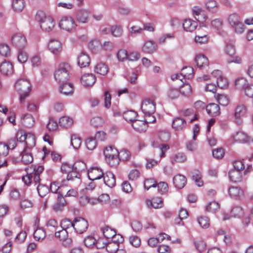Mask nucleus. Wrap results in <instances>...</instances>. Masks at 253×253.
<instances>
[{"instance_id":"nucleus-1","label":"nucleus","mask_w":253,"mask_h":253,"mask_svg":"<svg viewBox=\"0 0 253 253\" xmlns=\"http://www.w3.org/2000/svg\"><path fill=\"white\" fill-rule=\"evenodd\" d=\"M42 166L32 165L27 169V174L22 177V180L26 185H29L33 181L35 184L38 185L37 189L38 194L41 197H43L49 192V188L44 184H40V174L43 171Z\"/></svg>"},{"instance_id":"nucleus-2","label":"nucleus","mask_w":253,"mask_h":253,"mask_svg":"<svg viewBox=\"0 0 253 253\" xmlns=\"http://www.w3.org/2000/svg\"><path fill=\"white\" fill-rule=\"evenodd\" d=\"M71 67L67 63L64 62L59 64L54 73L55 80L59 84H64L69 79V72Z\"/></svg>"},{"instance_id":"nucleus-3","label":"nucleus","mask_w":253,"mask_h":253,"mask_svg":"<svg viewBox=\"0 0 253 253\" xmlns=\"http://www.w3.org/2000/svg\"><path fill=\"white\" fill-rule=\"evenodd\" d=\"M235 85L238 88H243L247 96L253 98V84H250L244 78L237 79Z\"/></svg>"},{"instance_id":"nucleus-4","label":"nucleus","mask_w":253,"mask_h":253,"mask_svg":"<svg viewBox=\"0 0 253 253\" xmlns=\"http://www.w3.org/2000/svg\"><path fill=\"white\" fill-rule=\"evenodd\" d=\"M75 231L79 234L85 232L88 227V221L83 217H79L74 219Z\"/></svg>"},{"instance_id":"nucleus-5","label":"nucleus","mask_w":253,"mask_h":253,"mask_svg":"<svg viewBox=\"0 0 253 253\" xmlns=\"http://www.w3.org/2000/svg\"><path fill=\"white\" fill-rule=\"evenodd\" d=\"M60 27L68 32L73 31L76 26L74 20L71 17L65 16L59 23Z\"/></svg>"},{"instance_id":"nucleus-6","label":"nucleus","mask_w":253,"mask_h":253,"mask_svg":"<svg viewBox=\"0 0 253 253\" xmlns=\"http://www.w3.org/2000/svg\"><path fill=\"white\" fill-rule=\"evenodd\" d=\"M15 87L19 93L30 92L32 89L29 81L24 79L18 80L15 84Z\"/></svg>"},{"instance_id":"nucleus-7","label":"nucleus","mask_w":253,"mask_h":253,"mask_svg":"<svg viewBox=\"0 0 253 253\" xmlns=\"http://www.w3.org/2000/svg\"><path fill=\"white\" fill-rule=\"evenodd\" d=\"M11 42L12 44L19 49L24 47L27 43L25 37L21 33L14 34L11 38Z\"/></svg>"},{"instance_id":"nucleus-8","label":"nucleus","mask_w":253,"mask_h":253,"mask_svg":"<svg viewBox=\"0 0 253 253\" xmlns=\"http://www.w3.org/2000/svg\"><path fill=\"white\" fill-rule=\"evenodd\" d=\"M247 109L244 105H238L235 109L234 121L238 125L242 123V118L245 115Z\"/></svg>"},{"instance_id":"nucleus-9","label":"nucleus","mask_w":253,"mask_h":253,"mask_svg":"<svg viewBox=\"0 0 253 253\" xmlns=\"http://www.w3.org/2000/svg\"><path fill=\"white\" fill-rule=\"evenodd\" d=\"M141 110L145 115H153L155 112V105L150 99L145 100L142 103Z\"/></svg>"},{"instance_id":"nucleus-10","label":"nucleus","mask_w":253,"mask_h":253,"mask_svg":"<svg viewBox=\"0 0 253 253\" xmlns=\"http://www.w3.org/2000/svg\"><path fill=\"white\" fill-rule=\"evenodd\" d=\"M88 178L92 181L99 179L104 175L103 170L98 167L91 168L87 172Z\"/></svg>"},{"instance_id":"nucleus-11","label":"nucleus","mask_w":253,"mask_h":253,"mask_svg":"<svg viewBox=\"0 0 253 253\" xmlns=\"http://www.w3.org/2000/svg\"><path fill=\"white\" fill-rule=\"evenodd\" d=\"M66 205V201L65 200V197L61 191L58 192L57 202L53 206L54 210L56 211H62Z\"/></svg>"},{"instance_id":"nucleus-12","label":"nucleus","mask_w":253,"mask_h":253,"mask_svg":"<svg viewBox=\"0 0 253 253\" xmlns=\"http://www.w3.org/2000/svg\"><path fill=\"white\" fill-rule=\"evenodd\" d=\"M48 47L49 50L54 54H57L62 51V44L57 40H50Z\"/></svg>"},{"instance_id":"nucleus-13","label":"nucleus","mask_w":253,"mask_h":253,"mask_svg":"<svg viewBox=\"0 0 253 253\" xmlns=\"http://www.w3.org/2000/svg\"><path fill=\"white\" fill-rule=\"evenodd\" d=\"M90 15L89 11L85 9L80 10L77 12L76 19L80 23H87L89 20Z\"/></svg>"},{"instance_id":"nucleus-14","label":"nucleus","mask_w":253,"mask_h":253,"mask_svg":"<svg viewBox=\"0 0 253 253\" xmlns=\"http://www.w3.org/2000/svg\"><path fill=\"white\" fill-rule=\"evenodd\" d=\"M186 121L180 117L175 118L172 122V127L175 131H181L186 127Z\"/></svg>"},{"instance_id":"nucleus-15","label":"nucleus","mask_w":253,"mask_h":253,"mask_svg":"<svg viewBox=\"0 0 253 253\" xmlns=\"http://www.w3.org/2000/svg\"><path fill=\"white\" fill-rule=\"evenodd\" d=\"M81 81L84 86L89 87L95 83L96 78L95 75L92 74H86L82 76Z\"/></svg>"},{"instance_id":"nucleus-16","label":"nucleus","mask_w":253,"mask_h":253,"mask_svg":"<svg viewBox=\"0 0 253 253\" xmlns=\"http://www.w3.org/2000/svg\"><path fill=\"white\" fill-rule=\"evenodd\" d=\"M58 227L57 221L54 219H50L47 221L44 229L45 231L50 235L55 233Z\"/></svg>"},{"instance_id":"nucleus-17","label":"nucleus","mask_w":253,"mask_h":253,"mask_svg":"<svg viewBox=\"0 0 253 253\" xmlns=\"http://www.w3.org/2000/svg\"><path fill=\"white\" fill-rule=\"evenodd\" d=\"M186 177L181 174H177L173 178V183L174 186L177 189L183 188L186 183Z\"/></svg>"},{"instance_id":"nucleus-18","label":"nucleus","mask_w":253,"mask_h":253,"mask_svg":"<svg viewBox=\"0 0 253 253\" xmlns=\"http://www.w3.org/2000/svg\"><path fill=\"white\" fill-rule=\"evenodd\" d=\"M208 114L212 117H216L220 114V107L216 103H210L206 106Z\"/></svg>"},{"instance_id":"nucleus-19","label":"nucleus","mask_w":253,"mask_h":253,"mask_svg":"<svg viewBox=\"0 0 253 253\" xmlns=\"http://www.w3.org/2000/svg\"><path fill=\"white\" fill-rule=\"evenodd\" d=\"M54 25L53 19L50 17H47L40 24L41 28L42 30L47 32L51 31L54 27Z\"/></svg>"},{"instance_id":"nucleus-20","label":"nucleus","mask_w":253,"mask_h":253,"mask_svg":"<svg viewBox=\"0 0 253 253\" xmlns=\"http://www.w3.org/2000/svg\"><path fill=\"white\" fill-rule=\"evenodd\" d=\"M229 196L234 199L240 198L244 195V191L240 187L237 186H231L228 189Z\"/></svg>"},{"instance_id":"nucleus-21","label":"nucleus","mask_w":253,"mask_h":253,"mask_svg":"<svg viewBox=\"0 0 253 253\" xmlns=\"http://www.w3.org/2000/svg\"><path fill=\"white\" fill-rule=\"evenodd\" d=\"M131 124L134 129L139 132L145 131L147 128V125L144 121L136 119Z\"/></svg>"},{"instance_id":"nucleus-22","label":"nucleus","mask_w":253,"mask_h":253,"mask_svg":"<svg viewBox=\"0 0 253 253\" xmlns=\"http://www.w3.org/2000/svg\"><path fill=\"white\" fill-rule=\"evenodd\" d=\"M146 203L149 208L153 207L154 209L161 208L163 206V200L160 197H154L151 200H147Z\"/></svg>"},{"instance_id":"nucleus-23","label":"nucleus","mask_w":253,"mask_h":253,"mask_svg":"<svg viewBox=\"0 0 253 253\" xmlns=\"http://www.w3.org/2000/svg\"><path fill=\"white\" fill-rule=\"evenodd\" d=\"M89 56L85 53L82 52L78 57V64L81 68H84L90 64Z\"/></svg>"},{"instance_id":"nucleus-24","label":"nucleus","mask_w":253,"mask_h":253,"mask_svg":"<svg viewBox=\"0 0 253 253\" xmlns=\"http://www.w3.org/2000/svg\"><path fill=\"white\" fill-rule=\"evenodd\" d=\"M104 183L109 187L112 188L116 184V179L114 175L111 172H107L103 175Z\"/></svg>"},{"instance_id":"nucleus-25","label":"nucleus","mask_w":253,"mask_h":253,"mask_svg":"<svg viewBox=\"0 0 253 253\" xmlns=\"http://www.w3.org/2000/svg\"><path fill=\"white\" fill-rule=\"evenodd\" d=\"M84 244L88 248H96L100 249L102 247L99 246V241L96 240L92 236H88L84 239Z\"/></svg>"},{"instance_id":"nucleus-26","label":"nucleus","mask_w":253,"mask_h":253,"mask_svg":"<svg viewBox=\"0 0 253 253\" xmlns=\"http://www.w3.org/2000/svg\"><path fill=\"white\" fill-rule=\"evenodd\" d=\"M157 44L151 41L146 42L143 47L142 51L146 53H152L156 50Z\"/></svg>"},{"instance_id":"nucleus-27","label":"nucleus","mask_w":253,"mask_h":253,"mask_svg":"<svg viewBox=\"0 0 253 253\" xmlns=\"http://www.w3.org/2000/svg\"><path fill=\"white\" fill-rule=\"evenodd\" d=\"M0 72L5 75L12 74L13 72V66L9 61L2 62L0 65Z\"/></svg>"},{"instance_id":"nucleus-28","label":"nucleus","mask_w":253,"mask_h":253,"mask_svg":"<svg viewBox=\"0 0 253 253\" xmlns=\"http://www.w3.org/2000/svg\"><path fill=\"white\" fill-rule=\"evenodd\" d=\"M197 27V23L191 19H186L183 23V27L185 31L192 32L194 31Z\"/></svg>"},{"instance_id":"nucleus-29","label":"nucleus","mask_w":253,"mask_h":253,"mask_svg":"<svg viewBox=\"0 0 253 253\" xmlns=\"http://www.w3.org/2000/svg\"><path fill=\"white\" fill-rule=\"evenodd\" d=\"M21 121L23 125L27 127L33 126L35 123L33 117L29 114L23 115L21 117Z\"/></svg>"},{"instance_id":"nucleus-30","label":"nucleus","mask_w":253,"mask_h":253,"mask_svg":"<svg viewBox=\"0 0 253 253\" xmlns=\"http://www.w3.org/2000/svg\"><path fill=\"white\" fill-rule=\"evenodd\" d=\"M62 85L60 86L59 90L60 92L64 95H69L72 94L73 91V86L71 83H65L64 84H61Z\"/></svg>"},{"instance_id":"nucleus-31","label":"nucleus","mask_w":253,"mask_h":253,"mask_svg":"<svg viewBox=\"0 0 253 253\" xmlns=\"http://www.w3.org/2000/svg\"><path fill=\"white\" fill-rule=\"evenodd\" d=\"M21 162L24 164H29L33 160V156L28 150L25 149L21 153Z\"/></svg>"},{"instance_id":"nucleus-32","label":"nucleus","mask_w":253,"mask_h":253,"mask_svg":"<svg viewBox=\"0 0 253 253\" xmlns=\"http://www.w3.org/2000/svg\"><path fill=\"white\" fill-rule=\"evenodd\" d=\"M55 237L57 239H58L61 241H62L63 242H65L66 241H67L68 243H69L71 242V239H68V232L67 231V230H66L65 229H62L61 230H59L57 232L56 231L55 233Z\"/></svg>"},{"instance_id":"nucleus-33","label":"nucleus","mask_w":253,"mask_h":253,"mask_svg":"<svg viewBox=\"0 0 253 253\" xmlns=\"http://www.w3.org/2000/svg\"><path fill=\"white\" fill-rule=\"evenodd\" d=\"M137 116V112L133 110L127 111L123 113L124 119L127 122H130L131 123L135 121Z\"/></svg>"},{"instance_id":"nucleus-34","label":"nucleus","mask_w":253,"mask_h":253,"mask_svg":"<svg viewBox=\"0 0 253 253\" xmlns=\"http://www.w3.org/2000/svg\"><path fill=\"white\" fill-rule=\"evenodd\" d=\"M194 69L190 66L183 67L181 71L182 78L192 79L193 77Z\"/></svg>"},{"instance_id":"nucleus-35","label":"nucleus","mask_w":253,"mask_h":253,"mask_svg":"<svg viewBox=\"0 0 253 253\" xmlns=\"http://www.w3.org/2000/svg\"><path fill=\"white\" fill-rule=\"evenodd\" d=\"M195 62L197 66L200 68L207 66L209 64L207 57L204 55H197L195 58Z\"/></svg>"},{"instance_id":"nucleus-36","label":"nucleus","mask_w":253,"mask_h":253,"mask_svg":"<svg viewBox=\"0 0 253 253\" xmlns=\"http://www.w3.org/2000/svg\"><path fill=\"white\" fill-rule=\"evenodd\" d=\"M234 139L236 141L245 143H250L251 142V139L248 136V135L243 132H238L234 136Z\"/></svg>"},{"instance_id":"nucleus-37","label":"nucleus","mask_w":253,"mask_h":253,"mask_svg":"<svg viewBox=\"0 0 253 253\" xmlns=\"http://www.w3.org/2000/svg\"><path fill=\"white\" fill-rule=\"evenodd\" d=\"M35 138L34 135L31 133H28L26 141L25 142L26 148L28 150L34 147L35 145Z\"/></svg>"},{"instance_id":"nucleus-38","label":"nucleus","mask_w":253,"mask_h":253,"mask_svg":"<svg viewBox=\"0 0 253 253\" xmlns=\"http://www.w3.org/2000/svg\"><path fill=\"white\" fill-rule=\"evenodd\" d=\"M95 72L97 74L104 76L108 72V67L103 63H99L95 67Z\"/></svg>"},{"instance_id":"nucleus-39","label":"nucleus","mask_w":253,"mask_h":253,"mask_svg":"<svg viewBox=\"0 0 253 253\" xmlns=\"http://www.w3.org/2000/svg\"><path fill=\"white\" fill-rule=\"evenodd\" d=\"M228 175L230 179L234 182L240 181L241 179V175L240 171L232 169L229 171Z\"/></svg>"},{"instance_id":"nucleus-40","label":"nucleus","mask_w":253,"mask_h":253,"mask_svg":"<svg viewBox=\"0 0 253 253\" xmlns=\"http://www.w3.org/2000/svg\"><path fill=\"white\" fill-rule=\"evenodd\" d=\"M215 97L217 102L222 106H226L229 103V98L227 95L217 94Z\"/></svg>"},{"instance_id":"nucleus-41","label":"nucleus","mask_w":253,"mask_h":253,"mask_svg":"<svg viewBox=\"0 0 253 253\" xmlns=\"http://www.w3.org/2000/svg\"><path fill=\"white\" fill-rule=\"evenodd\" d=\"M25 6L23 0H13L12 2V7L14 10L19 12L23 10Z\"/></svg>"},{"instance_id":"nucleus-42","label":"nucleus","mask_w":253,"mask_h":253,"mask_svg":"<svg viewBox=\"0 0 253 253\" xmlns=\"http://www.w3.org/2000/svg\"><path fill=\"white\" fill-rule=\"evenodd\" d=\"M164 233H161L159 234L158 238H150L148 241V244L151 247H155L158 242H162L164 239Z\"/></svg>"},{"instance_id":"nucleus-43","label":"nucleus","mask_w":253,"mask_h":253,"mask_svg":"<svg viewBox=\"0 0 253 253\" xmlns=\"http://www.w3.org/2000/svg\"><path fill=\"white\" fill-rule=\"evenodd\" d=\"M102 232L104 236L106 238H112L115 235V231L109 227V226H106L104 228L101 229Z\"/></svg>"},{"instance_id":"nucleus-44","label":"nucleus","mask_w":253,"mask_h":253,"mask_svg":"<svg viewBox=\"0 0 253 253\" xmlns=\"http://www.w3.org/2000/svg\"><path fill=\"white\" fill-rule=\"evenodd\" d=\"M82 143L81 138L77 134H72L71 136V144L74 149H78Z\"/></svg>"},{"instance_id":"nucleus-45","label":"nucleus","mask_w":253,"mask_h":253,"mask_svg":"<svg viewBox=\"0 0 253 253\" xmlns=\"http://www.w3.org/2000/svg\"><path fill=\"white\" fill-rule=\"evenodd\" d=\"M46 233H47L45 231V229H43L42 228H39L35 230L34 233V237L36 240H42L45 238Z\"/></svg>"},{"instance_id":"nucleus-46","label":"nucleus","mask_w":253,"mask_h":253,"mask_svg":"<svg viewBox=\"0 0 253 253\" xmlns=\"http://www.w3.org/2000/svg\"><path fill=\"white\" fill-rule=\"evenodd\" d=\"M120 248V245L112 240L108 242L106 246V251L109 253H114Z\"/></svg>"},{"instance_id":"nucleus-47","label":"nucleus","mask_w":253,"mask_h":253,"mask_svg":"<svg viewBox=\"0 0 253 253\" xmlns=\"http://www.w3.org/2000/svg\"><path fill=\"white\" fill-rule=\"evenodd\" d=\"M219 204L215 201L210 202L206 207V210L208 212L214 213L219 210Z\"/></svg>"},{"instance_id":"nucleus-48","label":"nucleus","mask_w":253,"mask_h":253,"mask_svg":"<svg viewBox=\"0 0 253 253\" xmlns=\"http://www.w3.org/2000/svg\"><path fill=\"white\" fill-rule=\"evenodd\" d=\"M73 168L74 170L81 173L86 169V165L82 161H77L73 165Z\"/></svg>"},{"instance_id":"nucleus-49","label":"nucleus","mask_w":253,"mask_h":253,"mask_svg":"<svg viewBox=\"0 0 253 253\" xmlns=\"http://www.w3.org/2000/svg\"><path fill=\"white\" fill-rule=\"evenodd\" d=\"M59 123L60 126L68 127L72 125L73 120L69 117L64 116L60 118Z\"/></svg>"},{"instance_id":"nucleus-50","label":"nucleus","mask_w":253,"mask_h":253,"mask_svg":"<svg viewBox=\"0 0 253 253\" xmlns=\"http://www.w3.org/2000/svg\"><path fill=\"white\" fill-rule=\"evenodd\" d=\"M0 54L4 57H8L10 54V47L5 43L0 44Z\"/></svg>"},{"instance_id":"nucleus-51","label":"nucleus","mask_w":253,"mask_h":253,"mask_svg":"<svg viewBox=\"0 0 253 253\" xmlns=\"http://www.w3.org/2000/svg\"><path fill=\"white\" fill-rule=\"evenodd\" d=\"M243 209L239 206H236L234 207L230 212L231 216L234 217L239 218L243 215Z\"/></svg>"},{"instance_id":"nucleus-52","label":"nucleus","mask_w":253,"mask_h":253,"mask_svg":"<svg viewBox=\"0 0 253 253\" xmlns=\"http://www.w3.org/2000/svg\"><path fill=\"white\" fill-rule=\"evenodd\" d=\"M118 155L119 160L124 161L129 160L131 157L130 152L126 149L121 150Z\"/></svg>"},{"instance_id":"nucleus-53","label":"nucleus","mask_w":253,"mask_h":253,"mask_svg":"<svg viewBox=\"0 0 253 253\" xmlns=\"http://www.w3.org/2000/svg\"><path fill=\"white\" fill-rule=\"evenodd\" d=\"M192 179L195 181L196 185L199 186H202L203 184V181L201 180V175L200 172L198 170H194L192 172Z\"/></svg>"},{"instance_id":"nucleus-54","label":"nucleus","mask_w":253,"mask_h":253,"mask_svg":"<svg viewBox=\"0 0 253 253\" xmlns=\"http://www.w3.org/2000/svg\"><path fill=\"white\" fill-rule=\"evenodd\" d=\"M179 91L184 96H188L192 92L191 86L189 84H185L181 86Z\"/></svg>"},{"instance_id":"nucleus-55","label":"nucleus","mask_w":253,"mask_h":253,"mask_svg":"<svg viewBox=\"0 0 253 253\" xmlns=\"http://www.w3.org/2000/svg\"><path fill=\"white\" fill-rule=\"evenodd\" d=\"M198 222L203 228H207L210 226L209 218L207 216H200L198 218Z\"/></svg>"},{"instance_id":"nucleus-56","label":"nucleus","mask_w":253,"mask_h":253,"mask_svg":"<svg viewBox=\"0 0 253 253\" xmlns=\"http://www.w3.org/2000/svg\"><path fill=\"white\" fill-rule=\"evenodd\" d=\"M179 90L175 88L170 87L168 91V96L171 99H175L179 96Z\"/></svg>"},{"instance_id":"nucleus-57","label":"nucleus","mask_w":253,"mask_h":253,"mask_svg":"<svg viewBox=\"0 0 253 253\" xmlns=\"http://www.w3.org/2000/svg\"><path fill=\"white\" fill-rule=\"evenodd\" d=\"M206 6L208 10L214 12L217 9V3L214 0H209L206 3Z\"/></svg>"},{"instance_id":"nucleus-58","label":"nucleus","mask_w":253,"mask_h":253,"mask_svg":"<svg viewBox=\"0 0 253 253\" xmlns=\"http://www.w3.org/2000/svg\"><path fill=\"white\" fill-rule=\"evenodd\" d=\"M74 220H73V221H72L71 220L68 219H64L62 220L60 223V226L62 227V228L66 230H67V229L69 228L70 227L74 228Z\"/></svg>"},{"instance_id":"nucleus-59","label":"nucleus","mask_w":253,"mask_h":253,"mask_svg":"<svg viewBox=\"0 0 253 253\" xmlns=\"http://www.w3.org/2000/svg\"><path fill=\"white\" fill-rule=\"evenodd\" d=\"M144 188L148 190L151 187H156L157 186V181L153 178L146 179L144 183Z\"/></svg>"},{"instance_id":"nucleus-60","label":"nucleus","mask_w":253,"mask_h":253,"mask_svg":"<svg viewBox=\"0 0 253 253\" xmlns=\"http://www.w3.org/2000/svg\"><path fill=\"white\" fill-rule=\"evenodd\" d=\"M110 31L112 35L116 37H120L123 33L122 28L118 26H113L110 29Z\"/></svg>"},{"instance_id":"nucleus-61","label":"nucleus","mask_w":253,"mask_h":253,"mask_svg":"<svg viewBox=\"0 0 253 253\" xmlns=\"http://www.w3.org/2000/svg\"><path fill=\"white\" fill-rule=\"evenodd\" d=\"M216 84L218 87L222 89L226 88L228 85L226 79L224 78L223 76L217 77Z\"/></svg>"},{"instance_id":"nucleus-62","label":"nucleus","mask_w":253,"mask_h":253,"mask_svg":"<svg viewBox=\"0 0 253 253\" xmlns=\"http://www.w3.org/2000/svg\"><path fill=\"white\" fill-rule=\"evenodd\" d=\"M157 186L159 192L161 194H165L168 191L169 186L166 182H160L159 183H157Z\"/></svg>"},{"instance_id":"nucleus-63","label":"nucleus","mask_w":253,"mask_h":253,"mask_svg":"<svg viewBox=\"0 0 253 253\" xmlns=\"http://www.w3.org/2000/svg\"><path fill=\"white\" fill-rule=\"evenodd\" d=\"M119 154L118 150L112 147H107L104 150V155L105 157H110L112 155Z\"/></svg>"},{"instance_id":"nucleus-64","label":"nucleus","mask_w":253,"mask_h":253,"mask_svg":"<svg viewBox=\"0 0 253 253\" xmlns=\"http://www.w3.org/2000/svg\"><path fill=\"white\" fill-rule=\"evenodd\" d=\"M228 21L230 24L233 27L240 22V17L237 14H231L229 16Z\"/></svg>"}]
</instances>
